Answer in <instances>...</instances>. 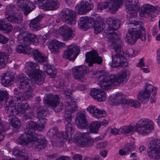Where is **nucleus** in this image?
Listing matches in <instances>:
<instances>
[{"mask_svg": "<svg viewBox=\"0 0 160 160\" xmlns=\"http://www.w3.org/2000/svg\"><path fill=\"white\" fill-rule=\"evenodd\" d=\"M36 125L33 122H29L24 130V133L20 136L17 140V142L25 146L29 143H32V147L38 151L43 149L46 146L47 141L42 136H34V131L37 130L34 127Z\"/></svg>", "mask_w": 160, "mask_h": 160, "instance_id": "nucleus-1", "label": "nucleus"}, {"mask_svg": "<svg viewBox=\"0 0 160 160\" xmlns=\"http://www.w3.org/2000/svg\"><path fill=\"white\" fill-rule=\"evenodd\" d=\"M23 93L15 94L14 100L17 102L15 103L13 100L9 98L6 99L4 105L5 112L9 116L24 114L26 110L30 109L29 105L25 99L22 97Z\"/></svg>", "mask_w": 160, "mask_h": 160, "instance_id": "nucleus-2", "label": "nucleus"}, {"mask_svg": "<svg viewBox=\"0 0 160 160\" xmlns=\"http://www.w3.org/2000/svg\"><path fill=\"white\" fill-rule=\"evenodd\" d=\"M153 122L148 119H141L135 125V128L132 126L122 127L120 131L122 134H132L135 131L140 135H146L148 134L153 130Z\"/></svg>", "mask_w": 160, "mask_h": 160, "instance_id": "nucleus-3", "label": "nucleus"}, {"mask_svg": "<svg viewBox=\"0 0 160 160\" xmlns=\"http://www.w3.org/2000/svg\"><path fill=\"white\" fill-rule=\"evenodd\" d=\"M17 38L20 43L16 47V50L18 53L29 54L30 52L29 45L32 43L37 45L38 43V39L35 35L25 32H21Z\"/></svg>", "mask_w": 160, "mask_h": 160, "instance_id": "nucleus-4", "label": "nucleus"}, {"mask_svg": "<svg viewBox=\"0 0 160 160\" xmlns=\"http://www.w3.org/2000/svg\"><path fill=\"white\" fill-rule=\"evenodd\" d=\"M130 28L126 34V40L129 44L135 43L137 38H140L142 41L146 40V37L144 28L141 22L134 21L129 24Z\"/></svg>", "mask_w": 160, "mask_h": 160, "instance_id": "nucleus-5", "label": "nucleus"}, {"mask_svg": "<svg viewBox=\"0 0 160 160\" xmlns=\"http://www.w3.org/2000/svg\"><path fill=\"white\" fill-rule=\"evenodd\" d=\"M128 78L126 71H122L116 75H108L105 77L100 81V86L103 89H109L112 86H116L120 83H125Z\"/></svg>", "mask_w": 160, "mask_h": 160, "instance_id": "nucleus-6", "label": "nucleus"}, {"mask_svg": "<svg viewBox=\"0 0 160 160\" xmlns=\"http://www.w3.org/2000/svg\"><path fill=\"white\" fill-rule=\"evenodd\" d=\"M60 81V83L59 85L60 87H61L60 89L63 91L64 95L68 99L65 104L66 107L64 114V118L67 122L71 121L72 113L78 111V108L77 105L74 103L75 99L71 96V91L67 88L65 87H62V86L64 84V81L62 79Z\"/></svg>", "mask_w": 160, "mask_h": 160, "instance_id": "nucleus-7", "label": "nucleus"}, {"mask_svg": "<svg viewBox=\"0 0 160 160\" xmlns=\"http://www.w3.org/2000/svg\"><path fill=\"white\" fill-rule=\"evenodd\" d=\"M16 83L18 85V88L24 90L25 91H22L20 89L19 92L16 94H18L19 93H23L22 97L25 99H29L32 97L34 94L32 91L35 88V85L33 84H30V81L27 77L23 73H21L18 75L16 78Z\"/></svg>", "mask_w": 160, "mask_h": 160, "instance_id": "nucleus-8", "label": "nucleus"}, {"mask_svg": "<svg viewBox=\"0 0 160 160\" xmlns=\"http://www.w3.org/2000/svg\"><path fill=\"white\" fill-rule=\"evenodd\" d=\"M148 154L150 158H160V139H154L150 140L148 144Z\"/></svg>", "mask_w": 160, "mask_h": 160, "instance_id": "nucleus-9", "label": "nucleus"}, {"mask_svg": "<svg viewBox=\"0 0 160 160\" xmlns=\"http://www.w3.org/2000/svg\"><path fill=\"white\" fill-rule=\"evenodd\" d=\"M25 72L31 78V80L28 79L30 84H33L35 85L33 82H34L35 83L41 85L44 81L46 76L43 71L37 69L32 72L28 69L25 71Z\"/></svg>", "mask_w": 160, "mask_h": 160, "instance_id": "nucleus-10", "label": "nucleus"}, {"mask_svg": "<svg viewBox=\"0 0 160 160\" xmlns=\"http://www.w3.org/2000/svg\"><path fill=\"white\" fill-rule=\"evenodd\" d=\"M36 112L37 117L39 119V125L36 122L33 121L31 122H33L35 123L36 125L34 127L37 128L35 129L38 131H41L43 129L44 124L47 122V119L45 118V116L48 114L47 108L45 106L39 107L37 108Z\"/></svg>", "mask_w": 160, "mask_h": 160, "instance_id": "nucleus-11", "label": "nucleus"}, {"mask_svg": "<svg viewBox=\"0 0 160 160\" xmlns=\"http://www.w3.org/2000/svg\"><path fill=\"white\" fill-rule=\"evenodd\" d=\"M76 12L71 9L64 8L61 12V18L63 22L71 25L76 23Z\"/></svg>", "mask_w": 160, "mask_h": 160, "instance_id": "nucleus-12", "label": "nucleus"}, {"mask_svg": "<svg viewBox=\"0 0 160 160\" xmlns=\"http://www.w3.org/2000/svg\"><path fill=\"white\" fill-rule=\"evenodd\" d=\"M108 37L109 42L112 43V46L115 51L124 54L122 48L123 43L119 36L115 33Z\"/></svg>", "mask_w": 160, "mask_h": 160, "instance_id": "nucleus-13", "label": "nucleus"}, {"mask_svg": "<svg viewBox=\"0 0 160 160\" xmlns=\"http://www.w3.org/2000/svg\"><path fill=\"white\" fill-rule=\"evenodd\" d=\"M70 122H68V123L65 125V132H62L58 134V138L60 141H65L68 139H69L71 138L72 135L75 131L74 125L70 123Z\"/></svg>", "mask_w": 160, "mask_h": 160, "instance_id": "nucleus-14", "label": "nucleus"}, {"mask_svg": "<svg viewBox=\"0 0 160 160\" xmlns=\"http://www.w3.org/2000/svg\"><path fill=\"white\" fill-rule=\"evenodd\" d=\"M78 137L77 140L82 147H90L92 146L94 142V139L89 136L87 133H81L77 135Z\"/></svg>", "mask_w": 160, "mask_h": 160, "instance_id": "nucleus-15", "label": "nucleus"}, {"mask_svg": "<svg viewBox=\"0 0 160 160\" xmlns=\"http://www.w3.org/2000/svg\"><path fill=\"white\" fill-rule=\"evenodd\" d=\"M79 50L78 47L73 45L68 46L67 50L64 52L63 57L66 59L73 61L78 54Z\"/></svg>", "mask_w": 160, "mask_h": 160, "instance_id": "nucleus-16", "label": "nucleus"}, {"mask_svg": "<svg viewBox=\"0 0 160 160\" xmlns=\"http://www.w3.org/2000/svg\"><path fill=\"white\" fill-rule=\"evenodd\" d=\"M85 61L88 63L89 66H91L94 63L101 64L102 62V59L101 57L98 56L97 51H92L86 54Z\"/></svg>", "mask_w": 160, "mask_h": 160, "instance_id": "nucleus-17", "label": "nucleus"}, {"mask_svg": "<svg viewBox=\"0 0 160 160\" xmlns=\"http://www.w3.org/2000/svg\"><path fill=\"white\" fill-rule=\"evenodd\" d=\"M59 33L64 40L71 39L75 36L74 31L66 24L60 27Z\"/></svg>", "mask_w": 160, "mask_h": 160, "instance_id": "nucleus-18", "label": "nucleus"}, {"mask_svg": "<svg viewBox=\"0 0 160 160\" xmlns=\"http://www.w3.org/2000/svg\"><path fill=\"white\" fill-rule=\"evenodd\" d=\"M17 5L24 12V13H29L34 8L33 4L28 0H14Z\"/></svg>", "mask_w": 160, "mask_h": 160, "instance_id": "nucleus-19", "label": "nucleus"}, {"mask_svg": "<svg viewBox=\"0 0 160 160\" xmlns=\"http://www.w3.org/2000/svg\"><path fill=\"white\" fill-rule=\"evenodd\" d=\"M112 63L113 67H116L119 66L126 67L128 64L127 60L122 53L116 54L112 55Z\"/></svg>", "mask_w": 160, "mask_h": 160, "instance_id": "nucleus-20", "label": "nucleus"}, {"mask_svg": "<svg viewBox=\"0 0 160 160\" xmlns=\"http://www.w3.org/2000/svg\"><path fill=\"white\" fill-rule=\"evenodd\" d=\"M153 7L148 4H146L143 5L139 11V15L142 17H144L147 18H151L150 20H154L155 15L154 12L153 11Z\"/></svg>", "mask_w": 160, "mask_h": 160, "instance_id": "nucleus-21", "label": "nucleus"}, {"mask_svg": "<svg viewBox=\"0 0 160 160\" xmlns=\"http://www.w3.org/2000/svg\"><path fill=\"white\" fill-rule=\"evenodd\" d=\"M107 23L109 26H112L113 27L109 26L108 29L109 32L108 34V36H111L112 34L115 33V32L117 29L120 28V26L121 24L120 20L117 19L113 17H110L108 18L107 20Z\"/></svg>", "mask_w": 160, "mask_h": 160, "instance_id": "nucleus-22", "label": "nucleus"}, {"mask_svg": "<svg viewBox=\"0 0 160 160\" xmlns=\"http://www.w3.org/2000/svg\"><path fill=\"white\" fill-rule=\"evenodd\" d=\"M89 0H82L80 4L77 5L75 7L79 14H83L91 10L93 8V5L88 2Z\"/></svg>", "mask_w": 160, "mask_h": 160, "instance_id": "nucleus-23", "label": "nucleus"}, {"mask_svg": "<svg viewBox=\"0 0 160 160\" xmlns=\"http://www.w3.org/2000/svg\"><path fill=\"white\" fill-rule=\"evenodd\" d=\"M127 100L124 95L119 93H117L115 95H111L109 98V100L114 105H118L120 104L126 105Z\"/></svg>", "mask_w": 160, "mask_h": 160, "instance_id": "nucleus-24", "label": "nucleus"}, {"mask_svg": "<svg viewBox=\"0 0 160 160\" xmlns=\"http://www.w3.org/2000/svg\"><path fill=\"white\" fill-rule=\"evenodd\" d=\"M87 67L85 66H79L72 69V73L76 79H80L84 78L87 73Z\"/></svg>", "mask_w": 160, "mask_h": 160, "instance_id": "nucleus-25", "label": "nucleus"}, {"mask_svg": "<svg viewBox=\"0 0 160 160\" xmlns=\"http://www.w3.org/2000/svg\"><path fill=\"white\" fill-rule=\"evenodd\" d=\"M90 94L93 98L99 102H103L106 99L105 92L102 90L99 89H93L90 92Z\"/></svg>", "mask_w": 160, "mask_h": 160, "instance_id": "nucleus-26", "label": "nucleus"}, {"mask_svg": "<svg viewBox=\"0 0 160 160\" xmlns=\"http://www.w3.org/2000/svg\"><path fill=\"white\" fill-rule=\"evenodd\" d=\"M124 2L127 12L131 15L132 14L135 15L136 11L134 8L139 6L138 0H124Z\"/></svg>", "mask_w": 160, "mask_h": 160, "instance_id": "nucleus-27", "label": "nucleus"}, {"mask_svg": "<svg viewBox=\"0 0 160 160\" xmlns=\"http://www.w3.org/2000/svg\"><path fill=\"white\" fill-rule=\"evenodd\" d=\"M76 122L77 126L81 128L85 127L87 125L85 111H81L77 113Z\"/></svg>", "mask_w": 160, "mask_h": 160, "instance_id": "nucleus-28", "label": "nucleus"}, {"mask_svg": "<svg viewBox=\"0 0 160 160\" xmlns=\"http://www.w3.org/2000/svg\"><path fill=\"white\" fill-rule=\"evenodd\" d=\"M59 3L57 0H47L42 5L44 10H54L58 8Z\"/></svg>", "mask_w": 160, "mask_h": 160, "instance_id": "nucleus-29", "label": "nucleus"}, {"mask_svg": "<svg viewBox=\"0 0 160 160\" xmlns=\"http://www.w3.org/2000/svg\"><path fill=\"white\" fill-rule=\"evenodd\" d=\"M30 53L28 55L32 56L37 62L41 63L46 62V57L42 55L38 50L35 49L32 50L30 48Z\"/></svg>", "mask_w": 160, "mask_h": 160, "instance_id": "nucleus-30", "label": "nucleus"}, {"mask_svg": "<svg viewBox=\"0 0 160 160\" xmlns=\"http://www.w3.org/2000/svg\"><path fill=\"white\" fill-rule=\"evenodd\" d=\"M123 0H109L108 12L115 13L122 5Z\"/></svg>", "mask_w": 160, "mask_h": 160, "instance_id": "nucleus-31", "label": "nucleus"}, {"mask_svg": "<svg viewBox=\"0 0 160 160\" xmlns=\"http://www.w3.org/2000/svg\"><path fill=\"white\" fill-rule=\"evenodd\" d=\"M6 18L9 21L13 23H20L22 21L23 16L19 12H15L13 15H8Z\"/></svg>", "mask_w": 160, "mask_h": 160, "instance_id": "nucleus-32", "label": "nucleus"}, {"mask_svg": "<svg viewBox=\"0 0 160 160\" xmlns=\"http://www.w3.org/2000/svg\"><path fill=\"white\" fill-rule=\"evenodd\" d=\"M63 44V43L56 40H53L49 45L48 48L52 53L57 54L59 53V50Z\"/></svg>", "mask_w": 160, "mask_h": 160, "instance_id": "nucleus-33", "label": "nucleus"}, {"mask_svg": "<svg viewBox=\"0 0 160 160\" xmlns=\"http://www.w3.org/2000/svg\"><path fill=\"white\" fill-rule=\"evenodd\" d=\"M43 16L42 15H40L31 21L29 27L31 30L37 31L40 29V22Z\"/></svg>", "mask_w": 160, "mask_h": 160, "instance_id": "nucleus-34", "label": "nucleus"}, {"mask_svg": "<svg viewBox=\"0 0 160 160\" xmlns=\"http://www.w3.org/2000/svg\"><path fill=\"white\" fill-rule=\"evenodd\" d=\"M8 117L9 118L8 121L9 123L13 128V130L14 131H17L19 129L21 126V121L17 118L14 116V115H10Z\"/></svg>", "mask_w": 160, "mask_h": 160, "instance_id": "nucleus-35", "label": "nucleus"}, {"mask_svg": "<svg viewBox=\"0 0 160 160\" xmlns=\"http://www.w3.org/2000/svg\"><path fill=\"white\" fill-rule=\"evenodd\" d=\"M14 76L9 73L4 74L2 77L1 81L2 84L5 87L12 85L13 82Z\"/></svg>", "mask_w": 160, "mask_h": 160, "instance_id": "nucleus-36", "label": "nucleus"}, {"mask_svg": "<svg viewBox=\"0 0 160 160\" xmlns=\"http://www.w3.org/2000/svg\"><path fill=\"white\" fill-rule=\"evenodd\" d=\"M59 99L58 96L57 95L53 96L52 94L50 93L45 95L44 102L45 103L51 106L55 102L59 100Z\"/></svg>", "mask_w": 160, "mask_h": 160, "instance_id": "nucleus-37", "label": "nucleus"}, {"mask_svg": "<svg viewBox=\"0 0 160 160\" xmlns=\"http://www.w3.org/2000/svg\"><path fill=\"white\" fill-rule=\"evenodd\" d=\"M150 96L149 92L144 90L139 92L137 95V99L142 103H144L148 100Z\"/></svg>", "mask_w": 160, "mask_h": 160, "instance_id": "nucleus-38", "label": "nucleus"}, {"mask_svg": "<svg viewBox=\"0 0 160 160\" xmlns=\"http://www.w3.org/2000/svg\"><path fill=\"white\" fill-rule=\"evenodd\" d=\"M135 148L133 142L127 144L123 149H121L119 151V154L121 155L128 154L129 152H131Z\"/></svg>", "mask_w": 160, "mask_h": 160, "instance_id": "nucleus-39", "label": "nucleus"}, {"mask_svg": "<svg viewBox=\"0 0 160 160\" xmlns=\"http://www.w3.org/2000/svg\"><path fill=\"white\" fill-rule=\"evenodd\" d=\"M13 28L11 24L7 23L5 19L0 20V30L9 32L12 30Z\"/></svg>", "mask_w": 160, "mask_h": 160, "instance_id": "nucleus-40", "label": "nucleus"}, {"mask_svg": "<svg viewBox=\"0 0 160 160\" xmlns=\"http://www.w3.org/2000/svg\"><path fill=\"white\" fill-rule=\"evenodd\" d=\"M44 68L46 71L48 75L51 78H55L56 73V71L53 65L49 64H46L44 65Z\"/></svg>", "mask_w": 160, "mask_h": 160, "instance_id": "nucleus-41", "label": "nucleus"}, {"mask_svg": "<svg viewBox=\"0 0 160 160\" xmlns=\"http://www.w3.org/2000/svg\"><path fill=\"white\" fill-rule=\"evenodd\" d=\"M101 126V124L99 122H95L92 123L88 128V129L89 130L88 133H97L98 129Z\"/></svg>", "mask_w": 160, "mask_h": 160, "instance_id": "nucleus-42", "label": "nucleus"}, {"mask_svg": "<svg viewBox=\"0 0 160 160\" xmlns=\"http://www.w3.org/2000/svg\"><path fill=\"white\" fill-rule=\"evenodd\" d=\"M104 23L101 21H96L94 26V32L96 34H98L102 31L104 29Z\"/></svg>", "mask_w": 160, "mask_h": 160, "instance_id": "nucleus-43", "label": "nucleus"}, {"mask_svg": "<svg viewBox=\"0 0 160 160\" xmlns=\"http://www.w3.org/2000/svg\"><path fill=\"white\" fill-rule=\"evenodd\" d=\"M92 116L94 118L98 119L101 118L105 117L106 116L104 111L97 108V110H93V113H92Z\"/></svg>", "mask_w": 160, "mask_h": 160, "instance_id": "nucleus-44", "label": "nucleus"}, {"mask_svg": "<svg viewBox=\"0 0 160 160\" xmlns=\"http://www.w3.org/2000/svg\"><path fill=\"white\" fill-rule=\"evenodd\" d=\"M8 58L7 55L4 54L2 52H0V68L5 66Z\"/></svg>", "mask_w": 160, "mask_h": 160, "instance_id": "nucleus-45", "label": "nucleus"}, {"mask_svg": "<svg viewBox=\"0 0 160 160\" xmlns=\"http://www.w3.org/2000/svg\"><path fill=\"white\" fill-rule=\"evenodd\" d=\"M59 100L55 102L52 105V106L54 111L55 112H59L61 111L63 108V104L62 103L58 102Z\"/></svg>", "mask_w": 160, "mask_h": 160, "instance_id": "nucleus-46", "label": "nucleus"}, {"mask_svg": "<svg viewBox=\"0 0 160 160\" xmlns=\"http://www.w3.org/2000/svg\"><path fill=\"white\" fill-rule=\"evenodd\" d=\"M80 22L78 23L79 27L82 29L87 27L86 26L90 23L89 20L87 17H82L80 18Z\"/></svg>", "mask_w": 160, "mask_h": 160, "instance_id": "nucleus-47", "label": "nucleus"}, {"mask_svg": "<svg viewBox=\"0 0 160 160\" xmlns=\"http://www.w3.org/2000/svg\"><path fill=\"white\" fill-rule=\"evenodd\" d=\"M18 9L14 5H9L6 7L5 10L6 16L8 15L10 13H15V12H17Z\"/></svg>", "mask_w": 160, "mask_h": 160, "instance_id": "nucleus-48", "label": "nucleus"}, {"mask_svg": "<svg viewBox=\"0 0 160 160\" xmlns=\"http://www.w3.org/2000/svg\"><path fill=\"white\" fill-rule=\"evenodd\" d=\"M60 133H58V129L56 128H53L50 129L48 132V135L50 138H52L56 135L57 140L61 142L60 139L58 138V134Z\"/></svg>", "mask_w": 160, "mask_h": 160, "instance_id": "nucleus-49", "label": "nucleus"}, {"mask_svg": "<svg viewBox=\"0 0 160 160\" xmlns=\"http://www.w3.org/2000/svg\"><path fill=\"white\" fill-rule=\"evenodd\" d=\"M25 66L26 68L28 67V68H27L25 71L28 69L32 72H33L34 70L38 69V68H36L38 66L37 64L36 63L33 62L32 61H30L27 62L25 64Z\"/></svg>", "mask_w": 160, "mask_h": 160, "instance_id": "nucleus-50", "label": "nucleus"}, {"mask_svg": "<svg viewBox=\"0 0 160 160\" xmlns=\"http://www.w3.org/2000/svg\"><path fill=\"white\" fill-rule=\"evenodd\" d=\"M126 105H130L135 108H138L140 106V103L136 100L130 99H127Z\"/></svg>", "mask_w": 160, "mask_h": 160, "instance_id": "nucleus-51", "label": "nucleus"}, {"mask_svg": "<svg viewBox=\"0 0 160 160\" xmlns=\"http://www.w3.org/2000/svg\"><path fill=\"white\" fill-rule=\"evenodd\" d=\"M145 91L150 92L152 90V93L155 94L157 93V88L156 87H153V86L148 82H147L145 86Z\"/></svg>", "mask_w": 160, "mask_h": 160, "instance_id": "nucleus-52", "label": "nucleus"}, {"mask_svg": "<svg viewBox=\"0 0 160 160\" xmlns=\"http://www.w3.org/2000/svg\"><path fill=\"white\" fill-rule=\"evenodd\" d=\"M12 153L14 156L18 158H23L26 155H28L26 154L25 153L24 154V153L22 152V151H21L18 149H15L13 150L12 152Z\"/></svg>", "mask_w": 160, "mask_h": 160, "instance_id": "nucleus-53", "label": "nucleus"}, {"mask_svg": "<svg viewBox=\"0 0 160 160\" xmlns=\"http://www.w3.org/2000/svg\"><path fill=\"white\" fill-rule=\"evenodd\" d=\"M94 75H96L97 78H102V79H103L105 77L107 76L108 75H110L107 74L104 72L102 71H97L94 74Z\"/></svg>", "mask_w": 160, "mask_h": 160, "instance_id": "nucleus-54", "label": "nucleus"}, {"mask_svg": "<svg viewBox=\"0 0 160 160\" xmlns=\"http://www.w3.org/2000/svg\"><path fill=\"white\" fill-rule=\"evenodd\" d=\"M98 9L101 10L103 9L106 8L108 7H109V2H100L98 5Z\"/></svg>", "mask_w": 160, "mask_h": 160, "instance_id": "nucleus-55", "label": "nucleus"}, {"mask_svg": "<svg viewBox=\"0 0 160 160\" xmlns=\"http://www.w3.org/2000/svg\"><path fill=\"white\" fill-rule=\"evenodd\" d=\"M5 123L2 122L1 118H0V133L1 135L3 134L4 135V132L5 130Z\"/></svg>", "mask_w": 160, "mask_h": 160, "instance_id": "nucleus-56", "label": "nucleus"}, {"mask_svg": "<svg viewBox=\"0 0 160 160\" xmlns=\"http://www.w3.org/2000/svg\"><path fill=\"white\" fill-rule=\"evenodd\" d=\"M8 39L5 36L0 33V43L4 44L8 42Z\"/></svg>", "mask_w": 160, "mask_h": 160, "instance_id": "nucleus-57", "label": "nucleus"}, {"mask_svg": "<svg viewBox=\"0 0 160 160\" xmlns=\"http://www.w3.org/2000/svg\"><path fill=\"white\" fill-rule=\"evenodd\" d=\"M8 95L6 91L0 90V101H2L4 98H6Z\"/></svg>", "mask_w": 160, "mask_h": 160, "instance_id": "nucleus-58", "label": "nucleus"}, {"mask_svg": "<svg viewBox=\"0 0 160 160\" xmlns=\"http://www.w3.org/2000/svg\"><path fill=\"white\" fill-rule=\"evenodd\" d=\"M111 132L112 134L114 135H117L118 134H122L121 132L120 131V128L118 129L116 128H114L111 129Z\"/></svg>", "mask_w": 160, "mask_h": 160, "instance_id": "nucleus-59", "label": "nucleus"}, {"mask_svg": "<svg viewBox=\"0 0 160 160\" xmlns=\"http://www.w3.org/2000/svg\"><path fill=\"white\" fill-rule=\"evenodd\" d=\"M87 110L91 113H93V110H97V108L93 106H90L87 108Z\"/></svg>", "mask_w": 160, "mask_h": 160, "instance_id": "nucleus-60", "label": "nucleus"}, {"mask_svg": "<svg viewBox=\"0 0 160 160\" xmlns=\"http://www.w3.org/2000/svg\"><path fill=\"white\" fill-rule=\"evenodd\" d=\"M107 144L105 142H101L97 145V148H104L107 146Z\"/></svg>", "mask_w": 160, "mask_h": 160, "instance_id": "nucleus-61", "label": "nucleus"}, {"mask_svg": "<svg viewBox=\"0 0 160 160\" xmlns=\"http://www.w3.org/2000/svg\"><path fill=\"white\" fill-rule=\"evenodd\" d=\"M5 52L7 53V54L4 53V54L7 55L8 56V54H12V49L9 46H7L5 49Z\"/></svg>", "mask_w": 160, "mask_h": 160, "instance_id": "nucleus-62", "label": "nucleus"}, {"mask_svg": "<svg viewBox=\"0 0 160 160\" xmlns=\"http://www.w3.org/2000/svg\"><path fill=\"white\" fill-rule=\"evenodd\" d=\"M137 66L138 67H142L145 66L143 58L140 59L139 62L137 64Z\"/></svg>", "mask_w": 160, "mask_h": 160, "instance_id": "nucleus-63", "label": "nucleus"}, {"mask_svg": "<svg viewBox=\"0 0 160 160\" xmlns=\"http://www.w3.org/2000/svg\"><path fill=\"white\" fill-rule=\"evenodd\" d=\"M72 158L73 160H82V157L80 154H76L73 156Z\"/></svg>", "mask_w": 160, "mask_h": 160, "instance_id": "nucleus-64", "label": "nucleus"}]
</instances>
